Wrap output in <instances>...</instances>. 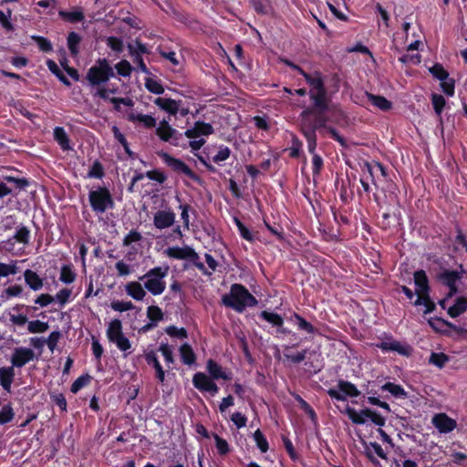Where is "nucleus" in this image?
Returning <instances> with one entry per match:
<instances>
[{"mask_svg": "<svg viewBox=\"0 0 467 467\" xmlns=\"http://www.w3.org/2000/svg\"><path fill=\"white\" fill-rule=\"evenodd\" d=\"M35 42L37 44L38 47L44 51V52H49L52 50V44L51 42L47 39L46 37L44 36H33L32 37Z\"/></svg>", "mask_w": 467, "mask_h": 467, "instance_id": "nucleus-59", "label": "nucleus"}, {"mask_svg": "<svg viewBox=\"0 0 467 467\" xmlns=\"http://www.w3.org/2000/svg\"><path fill=\"white\" fill-rule=\"evenodd\" d=\"M414 284L418 295L414 306H423V314L425 315L431 313L435 309V304L429 296L430 286L425 271L419 270L414 273Z\"/></svg>", "mask_w": 467, "mask_h": 467, "instance_id": "nucleus-3", "label": "nucleus"}, {"mask_svg": "<svg viewBox=\"0 0 467 467\" xmlns=\"http://www.w3.org/2000/svg\"><path fill=\"white\" fill-rule=\"evenodd\" d=\"M107 45L116 52H122L123 42L120 38L116 36H109L107 38Z\"/></svg>", "mask_w": 467, "mask_h": 467, "instance_id": "nucleus-61", "label": "nucleus"}, {"mask_svg": "<svg viewBox=\"0 0 467 467\" xmlns=\"http://www.w3.org/2000/svg\"><path fill=\"white\" fill-rule=\"evenodd\" d=\"M382 389L389 391L394 397H397V398L406 396V392L401 386L391 383V382H388V383L384 384L382 386Z\"/></svg>", "mask_w": 467, "mask_h": 467, "instance_id": "nucleus-46", "label": "nucleus"}, {"mask_svg": "<svg viewBox=\"0 0 467 467\" xmlns=\"http://www.w3.org/2000/svg\"><path fill=\"white\" fill-rule=\"evenodd\" d=\"M166 333L174 337L185 338L187 337V332L183 327L178 328L175 326H171L166 328Z\"/></svg>", "mask_w": 467, "mask_h": 467, "instance_id": "nucleus-62", "label": "nucleus"}, {"mask_svg": "<svg viewBox=\"0 0 467 467\" xmlns=\"http://www.w3.org/2000/svg\"><path fill=\"white\" fill-rule=\"evenodd\" d=\"M91 208L97 213H104L109 208L114 205L113 199L107 188H99L90 191L88 194Z\"/></svg>", "mask_w": 467, "mask_h": 467, "instance_id": "nucleus-6", "label": "nucleus"}, {"mask_svg": "<svg viewBox=\"0 0 467 467\" xmlns=\"http://www.w3.org/2000/svg\"><path fill=\"white\" fill-rule=\"evenodd\" d=\"M145 87L146 88L154 94H162L164 92V88L157 81L152 78H147L145 81Z\"/></svg>", "mask_w": 467, "mask_h": 467, "instance_id": "nucleus-51", "label": "nucleus"}, {"mask_svg": "<svg viewBox=\"0 0 467 467\" xmlns=\"http://www.w3.org/2000/svg\"><path fill=\"white\" fill-rule=\"evenodd\" d=\"M113 134L115 139L123 146L125 151L130 155L132 156V151L129 148V144L127 140L125 139L124 135L119 131V130L114 126L113 129Z\"/></svg>", "mask_w": 467, "mask_h": 467, "instance_id": "nucleus-55", "label": "nucleus"}, {"mask_svg": "<svg viewBox=\"0 0 467 467\" xmlns=\"http://www.w3.org/2000/svg\"><path fill=\"white\" fill-rule=\"evenodd\" d=\"M165 254L171 258L188 260L194 264L199 269H204V265L199 261L200 257L197 253L189 246L169 247L165 250Z\"/></svg>", "mask_w": 467, "mask_h": 467, "instance_id": "nucleus-11", "label": "nucleus"}, {"mask_svg": "<svg viewBox=\"0 0 467 467\" xmlns=\"http://www.w3.org/2000/svg\"><path fill=\"white\" fill-rule=\"evenodd\" d=\"M449 361V357L442 352H432L429 358V363L439 368H442Z\"/></svg>", "mask_w": 467, "mask_h": 467, "instance_id": "nucleus-36", "label": "nucleus"}, {"mask_svg": "<svg viewBox=\"0 0 467 467\" xmlns=\"http://www.w3.org/2000/svg\"><path fill=\"white\" fill-rule=\"evenodd\" d=\"M290 320L294 321L296 324L297 328L299 330L306 331L308 334H314L316 332L315 327L309 322H307L305 318H303L300 315H298L296 313H295L293 316H291Z\"/></svg>", "mask_w": 467, "mask_h": 467, "instance_id": "nucleus-29", "label": "nucleus"}, {"mask_svg": "<svg viewBox=\"0 0 467 467\" xmlns=\"http://www.w3.org/2000/svg\"><path fill=\"white\" fill-rule=\"evenodd\" d=\"M368 100L380 110L387 111L392 108V103L382 96L366 93Z\"/></svg>", "mask_w": 467, "mask_h": 467, "instance_id": "nucleus-22", "label": "nucleus"}, {"mask_svg": "<svg viewBox=\"0 0 467 467\" xmlns=\"http://www.w3.org/2000/svg\"><path fill=\"white\" fill-rule=\"evenodd\" d=\"M441 81V88L442 91L449 97L454 95V80L447 77V78Z\"/></svg>", "mask_w": 467, "mask_h": 467, "instance_id": "nucleus-54", "label": "nucleus"}, {"mask_svg": "<svg viewBox=\"0 0 467 467\" xmlns=\"http://www.w3.org/2000/svg\"><path fill=\"white\" fill-rule=\"evenodd\" d=\"M306 354H307V350L306 349H304L300 352H297L296 354H291L290 353V347L288 346H285V348H284V357L285 358L286 360L294 363V364H296V363H300L302 362L306 357Z\"/></svg>", "mask_w": 467, "mask_h": 467, "instance_id": "nucleus-35", "label": "nucleus"}, {"mask_svg": "<svg viewBox=\"0 0 467 467\" xmlns=\"http://www.w3.org/2000/svg\"><path fill=\"white\" fill-rule=\"evenodd\" d=\"M254 9L262 15L269 14L272 6L269 0H250Z\"/></svg>", "mask_w": 467, "mask_h": 467, "instance_id": "nucleus-38", "label": "nucleus"}, {"mask_svg": "<svg viewBox=\"0 0 467 467\" xmlns=\"http://www.w3.org/2000/svg\"><path fill=\"white\" fill-rule=\"evenodd\" d=\"M110 306L113 310L119 311V312L131 310L134 308V305L130 301H129V302L113 301L111 303Z\"/></svg>", "mask_w": 467, "mask_h": 467, "instance_id": "nucleus-58", "label": "nucleus"}, {"mask_svg": "<svg viewBox=\"0 0 467 467\" xmlns=\"http://www.w3.org/2000/svg\"><path fill=\"white\" fill-rule=\"evenodd\" d=\"M234 222L238 228L239 234L244 240L248 242L254 241V234L250 232V230L237 218H234Z\"/></svg>", "mask_w": 467, "mask_h": 467, "instance_id": "nucleus-44", "label": "nucleus"}, {"mask_svg": "<svg viewBox=\"0 0 467 467\" xmlns=\"http://www.w3.org/2000/svg\"><path fill=\"white\" fill-rule=\"evenodd\" d=\"M176 130L172 129L166 121L161 122L160 127L157 129V134L159 137L165 141H169L173 139L176 134Z\"/></svg>", "mask_w": 467, "mask_h": 467, "instance_id": "nucleus-31", "label": "nucleus"}, {"mask_svg": "<svg viewBox=\"0 0 467 467\" xmlns=\"http://www.w3.org/2000/svg\"><path fill=\"white\" fill-rule=\"evenodd\" d=\"M147 316L151 321H160L163 318L161 309L156 306H150L148 307Z\"/></svg>", "mask_w": 467, "mask_h": 467, "instance_id": "nucleus-57", "label": "nucleus"}, {"mask_svg": "<svg viewBox=\"0 0 467 467\" xmlns=\"http://www.w3.org/2000/svg\"><path fill=\"white\" fill-rule=\"evenodd\" d=\"M431 103L435 110V113L440 119H441V115L446 103L445 99L441 95L432 94Z\"/></svg>", "mask_w": 467, "mask_h": 467, "instance_id": "nucleus-45", "label": "nucleus"}, {"mask_svg": "<svg viewBox=\"0 0 467 467\" xmlns=\"http://www.w3.org/2000/svg\"><path fill=\"white\" fill-rule=\"evenodd\" d=\"M254 440L256 446L262 452H266L268 451V442L260 430H256L254 433Z\"/></svg>", "mask_w": 467, "mask_h": 467, "instance_id": "nucleus-47", "label": "nucleus"}, {"mask_svg": "<svg viewBox=\"0 0 467 467\" xmlns=\"http://www.w3.org/2000/svg\"><path fill=\"white\" fill-rule=\"evenodd\" d=\"M49 326L47 322L40 320L29 321L27 329L30 333H44L48 329Z\"/></svg>", "mask_w": 467, "mask_h": 467, "instance_id": "nucleus-43", "label": "nucleus"}, {"mask_svg": "<svg viewBox=\"0 0 467 467\" xmlns=\"http://www.w3.org/2000/svg\"><path fill=\"white\" fill-rule=\"evenodd\" d=\"M30 238V231L26 226L20 225L16 229V232L15 235L8 240L9 243L12 242V240H16L18 243H21L23 244H27L29 243Z\"/></svg>", "mask_w": 467, "mask_h": 467, "instance_id": "nucleus-33", "label": "nucleus"}, {"mask_svg": "<svg viewBox=\"0 0 467 467\" xmlns=\"http://www.w3.org/2000/svg\"><path fill=\"white\" fill-rule=\"evenodd\" d=\"M118 74L123 77H129L132 71L130 63L127 60H121L115 66Z\"/></svg>", "mask_w": 467, "mask_h": 467, "instance_id": "nucleus-53", "label": "nucleus"}, {"mask_svg": "<svg viewBox=\"0 0 467 467\" xmlns=\"http://www.w3.org/2000/svg\"><path fill=\"white\" fill-rule=\"evenodd\" d=\"M259 317L267 321L268 323L272 324L273 326L275 327H281L284 324V319L283 317L276 314V313H273V312H269V311H266V310H264L260 313Z\"/></svg>", "mask_w": 467, "mask_h": 467, "instance_id": "nucleus-32", "label": "nucleus"}, {"mask_svg": "<svg viewBox=\"0 0 467 467\" xmlns=\"http://www.w3.org/2000/svg\"><path fill=\"white\" fill-rule=\"evenodd\" d=\"M17 272V267L16 264H4L0 263V277H5L10 275H15Z\"/></svg>", "mask_w": 467, "mask_h": 467, "instance_id": "nucleus-60", "label": "nucleus"}, {"mask_svg": "<svg viewBox=\"0 0 467 467\" xmlns=\"http://www.w3.org/2000/svg\"><path fill=\"white\" fill-rule=\"evenodd\" d=\"M15 413L10 404L4 405L0 410V425L10 422Z\"/></svg>", "mask_w": 467, "mask_h": 467, "instance_id": "nucleus-41", "label": "nucleus"}, {"mask_svg": "<svg viewBox=\"0 0 467 467\" xmlns=\"http://www.w3.org/2000/svg\"><path fill=\"white\" fill-rule=\"evenodd\" d=\"M363 445H364L365 454L368 456V458L370 461L375 462L376 457H379L381 459H386V454H385L381 445L379 444L378 442H369V443L363 442Z\"/></svg>", "mask_w": 467, "mask_h": 467, "instance_id": "nucleus-19", "label": "nucleus"}, {"mask_svg": "<svg viewBox=\"0 0 467 467\" xmlns=\"http://www.w3.org/2000/svg\"><path fill=\"white\" fill-rule=\"evenodd\" d=\"M146 361L149 365H152L154 368L156 369L157 378L161 382L164 381L165 373L162 369V367L161 366L155 353L150 352L146 355Z\"/></svg>", "mask_w": 467, "mask_h": 467, "instance_id": "nucleus-30", "label": "nucleus"}, {"mask_svg": "<svg viewBox=\"0 0 467 467\" xmlns=\"http://www.w3.org/2000/svg\"><path fill=\"white\" fill-rule=\"evenodd\" d=\"M114 77V71L106 58L99 59L87 72L86 78L91 86H100Z\"/></svg>", "mask_w": 467, "mask_h": 467, "instance_id": "nucleus-5", "label": "nucleus"}, {"mask_svg": "<svg viewBox=\"0 0 467 467\" xmlns=\"http://www.w3.org/2000/svg\"><path fill=\"white\" fill-rule=\"evenodd\" d=\"M81 41L80 36L76 32H70L67 36V47L71 55L77 56L78 54V45Z\"/></svg>", "mask_w": 467, "mask_h": 467, "instance_id": "nucleus-37", "label": "nucleus"}, {"mask_svg": "<svg viewBox=\"0 0 467 467\" xmlns=\"http://www.w3.org/2000/svg\"><path fill=\"white\" fill-rule=\"evenodd\" d=\"M446 305H448V303ZM445 309H447L448 314L451 317H457L461 316L467 310V297H457L454 304L450 306H446Z\"/></svg>", "mask_w": 467, "mask_h": 467, "instance_id": "nucleus-20", "label": "nucleus"}, {"mask_svg": "<svg viewBox=\"0 0 467 467\" xmlns=\"http://www.w3.org/2000/svg\"><path fill=\"white\" fill-rule=\"evenodd\" d=\"M377 347L385 352L393 351L403 356L410 354V348L397 340H385L378 344Z\"/></svg>", "mask_w": 467, "mask_h": 467, "instance_id": "nucleus-17", "label": "nucleus"}, {"mask_svg": "<svg viewBox=\"0 0 467 467\" xmlns=\"http://www.w3.org/2000/svg\"><path fill=\"white\" fill-rule=\"evenodd\" d=\"M286 64L293 69L298 71V73L305 78L310 88V99L313 101L314 109L317 111V113L323 114L326 112L328 109V99L327 96V89L325 88L323 75L318 71L306 73L301 67L291 62H286Z\"/></svg>", "mask_w": 467, "mask_h": 467, "instance_id": "nucleus-1", "label": "nucleus"}, {"mask_svg": "<svg viewBox=\"0 0 467 467\" xmlns=\"http://www.w3.org/2000/svg\"><path fill=\"white\" fill-rule=\"evenodd\" d=\"M168 272L169 266H158L150 269L139 279H146L144 286L152 295H161L165 290V282L162 279L168 275Z\"/></svg>", "mask_w": 467, "mask_h": 467, "instance_id": "nucleus-4", "label": "nucleus"}, {"mask_svg": "<svg viewBox=\"0 0 467 467\" xmlns=\"http://www.w3.org/2000/svg\"><path fill=\"white\" fill-rule=\"evenodd\" d=\"M175 214L170 210H161L154 213L153 224L158 229H165L173 225Z\"/></svg>", "mask_w": 467, "mask_h": 467, "instance_id": "nucleus-16", "label": "nucleus"}, {"mask_svg": "<svg viewBox=\"0 0 467 467\" xmlns=\"http://www.w3.org/2000/svg\"><path fill=\"white\" fill-rule=\"evenodd\" d=\"M206 368L210 374V376L213 379H223L230 380L232 379V372L219 364L213 362V360H209L206 365Z\"/></svg>", "mask_w": 467, "mask_h": 467, "instance_id": "nucleus-18", "label": "nucleus"}, {"mask_svg": "<svg viewBox=\"0 0 467 467\" xmlns=\"http://www.w3.org/2000/svg\"><path fill=\"white\" fill-rule=\"evenodd\" d=\"M126 292L135 300L140 301L146 296V292L142 285L138 282H130L126 285Z\"/></svg>", "mask_w": 467, "mask_h": 467, "instance_id": "nucleus-23", "label": "nucleus"}, {"mask_svg": "<svg viewBox=\"0 0 467 467\" xmlns=\"http://www.w3.org/2000/svg\"><path fill=\"white\" fill-rule=\"evenodd\" d=\"M159 156L162 161L171 167L173 171L185 174L188 178L196 182L198 184H202V180L198 177L184 162L175 159L166 152H160Z\"/></svg>", "mask_w": 467, "mask_h": 467, "instance_id": "nucleus-12", "label": "nucleus"}, {"mask_svg": "<svg viewBox=\"0 0 467 467\" xmlns=\"http://www.w3.org/2000/svg\"><path fill=\"white\" fill-rule=\"evenodd\" d=\"M35 358V353L31 348H15L12 356H11V364L14 368H22L29 361L33 360Z\"/></svg>", "mask_w": 467, "mask_h": 467, "instance_id": "nucleus-15", "label": "nucleus"}, {"mask_svg": "<svg viewBox=\"0 0 467 467\" xmlns=\"http://www.w3.org/2000/svg\"><path fill=\"white\" fill-rule=\"evenodd\" d=\"M181 356H182V359L183 361V363L185 364H188V365H192L194 360H195V356H194V353L192 349V348L187 345V344H184L181 347Z\"/></svg>", "mask_w": 467, "mask_h": 467, "instance_id": "nucleus-42", "label": "nucleus"}, {"mask_svg": "<svg viewBox=\"0 0 467 467\" xmlns=\"http://www.w3.org/2000/svg\"><path fill=\"white\" fill-rule=\"evenodd\" d=\"M91 379L89 375H83L78 377L71 385L70 390L73 393H77L84 386L88 385Z\"/></svg>", "mask_w": 467, "mask_h": 467, "instance_id": "nucleus-48", "label": "nucleus"}, {"mask_svg": "<svg viewBox=\"0 0 467 467\" xmlns=\"http://www.w3.org/2000/svg\"><path fill=\"white\" fill-rule=\"evenodd\" d=\"M88 175L90 178H102L104 176V170L102 164L99 161H96L92 164Z\"/></svg>", "mask_w": 467, "mask_h": 467, "instance_id": "nucleus-56", "label": "nucleus"}, {"mask_svg": "<svg viewBox=\"0 0 467 467\" xmlns=\"http://www.w3.org/2000/svg\"><path fill=\"white\" fill-rule=\"evenodd\" d=\"M54 138L57 140V142L59 144L61 149L63 150H70L69 146V139L67 137V134L66 133L65 130L61 127H57L54 130Z\"/></svg>", "mask_w": 467, "mask_h": 467, "instance_id": "nucleus-27", "label": "nucleus"}, {"mask_svg": "<svg viewBox=\"0 0 467 467\" xmlns=\"http://www.w3.org/2000/svg\"><path fill=\"white\" fill-rule=\"evenodd\" d=\"M230 153L231 150L228 147L221 146L218 149L217 153L214 156H213V161L217 164H220L221 162L226 161L229 158Z\"/></svg>", "mask_w": 467, "mask_h": 467, "instance_id": "nucleus-49", "label": "nucleus"}, {"mask_svg": "<svg viewBox=\"0 0 467 467\" xmlns=\"http://www.w3.org/2000/svg\"><path fill=\"white\" fill-rule=\"evenodd\" d=\"M60 337H61V334L59 331H53L52 333H50L47 339H46L45 344L47 345L48 348L51 351H53L54 348H56Z\"/></svg>", "mask_w": 467, "mask_h": 467, "instance_id": "nucleus-64", "label": "nucleus"}, {"mask_svg": "<svg viewBox=\"0 0 467 467\" xmlns=\"http://www.w3.org/2000/svg\"><path fill=\"white\" fill-rule=\"evenodd\" d=\"M223 304L238 313H243L247 307L257 306V299L240 284L231 285L230 292L223 296Z\"/></svg>", "mask_w": 467, "mask_h": 467, "instance_id": "nucleus-2", "label": "nucleus"}, {"mask_svg": "<svg viewBox=\"0 0 467 467\" xmlns=\"http://www.w3.org/2000/svg\"><path fill=\"white\" fill-rule=\"evenodd\" d=\"M15 368L13 367L0 368V384L7 392L11 391V385L14 381Z\"/></svg>", "mask_w": 467, "mask_h": 467, "instance_id": "nucleus-21", "label": "nucleus"}, {"mask_svg": "<svg viewBox=\"0 0 467 467\" xmlns=\"http://www.w3.org/2000/svg\"><path fill=\"white\" fill-rule=\"evenodd\" d=\"M431 424L441 434L450 433L457 428L456 420L443 412L434 414L431 418Z\"/></svg>", "mask_w": 467, "mask_h": 467, "instance_id": "nucleus-13", "label": "nucleus"}, {"mask_svg": "<svg viewBox=\"0 0 467 467\" xmlns=\"http://www.w3.org/2000/svg\"><path fill=\"white\" fill-rule=\"evenodd\" d=\"M122 325L119 319L112 320L108 327L107 336L109 341L115 340V338L120 337L122 335Z\"/></svg>", "mask_w": 467, "mask_h": 467, "instance_id": "nucleus-28", "label": "nucleus"}, {"mask_svg": "<svg viewBox=\"0 0 467 467\" xmlns=\"http://www.w3.org/2000/svg\"><path fill=\"white\" fill-rule=\"evenodd\" d=\"M59 279L65 284H71L76 279V274L73 272L70 265H63L61 267Z\"/></svg>", "mask_w": 467, "mask_h": 467, "instance_id": "nucleus-40", "label": "nucleus"}, {"mask_svg": "<svg viewBox=\"0 0 467 467\" xmlns=\"http://www.w3.org/2000/svg\"><path fill=\"white\" fill-rule=\"evenodd\" d=\"M129 52L131 56H136L137 54H146L148 53V49L146 46L140 41L136 40L133 44L128 45Z\"/></svg>", "mask_w": 467, "mask_h": 467, "instance_id": "nucleus-52", "label": "nucleus"}, {"mask_svg": "<svg viewBox=\"0 0 467 467\" xmlns=\"http://www.w3.org/2000/svg\"><path fill=\"white\" fill-rule=\"evenodd\" d=\"M155 104L172 115H175L179 110L178 102L171 99L157 98Z\"/></svg>", "mask_w": 467, "mask_h": 467, "instance_id": "nucleus-25", "label": "nucleus"}, {"mask_svg": "<svg viewBox=\"0 0 467 467\" xmlns=\"http://www.w3.org/2000/svg\"><path fill=\"white\" fill-rule=\"evenodd\" d=\"M431 75L439 80H443L449 77V73L444 69L441 64H435L429 68Z\"/></svg>", "mask_w": 467, "mask_h": 467, "instance_id": "nucleus-50", "label": "nucleus"}, {"mask_svg": "<svg viewBox=\"0 0 467 467\" xmlns=\"http://www.w3.org/2000/svg\"><path fill=\"white\" fill-rule=\"evenodd\" d=\"M47 65L48 69L53 74H55L63 84H65L66 86H70L71 85L70 81L63 74V72L60 70V68L58 67V66L56 64L55 61L49 59V60L47 61Z\"/></svg>", "mask_w": 467, "mask_h": 467, "instance_id": "nucleus-39", "label": "nucleus"}, {"mask_svg": "<svg viewBox=\"0 0 467 467\" xmlns=\"http://www.w3.org/2000/svg\"><path fill=\"white\" fill-rule=\"evenodd\" d=\"M58 15L64 20L70 23L80 22L84 19V15L81 7H75L74 10L71 12L61 10L59 11Z\"/></svg>", "mask_w": 467, "mask_h": 467, "instance_id": "nucleus-26", "label": "nucleus"}, {"mask_svg": "<svg viewBox=\"0 0 467 467\" xmlns=\"http://www.w3.org/2000/svg\"><path fill=\"white\" fill-rule=\"evenodd\" d=\"M141 238H142L141 234L139 232L132 230L123 239V244L125 246H128V245L131 244L132 243L140 241Z\"/></svg>", "mask_w": 467, "mask_h": 467, "instance_id": "nucleus-63", "label": "nucleus"}, {"mask_svg": "<svg viewBox=\"0 0 467 467\" xmlns=\"http://www.w3.org/2000/svg\"><path fill=\"white\" fill-rule=\"evenodd\" d=\"M462 274L457 271L444 270L439 275V280L449 287L447 297L440 301V306L445 309L449 298L458 291V285L461 282Z\"/></svg>", "mask_w": 467, "mask_h": 467, "instance_id": "nucleus-9", "label": "nucleus"}, {"mask_svg": "<svg viewBox=\"0 0 467 467\" xmlns=\"http://www.w3.org/2000/svg\"><path fill=\"white\" fill-rule=\"evenodd\" d=\"M25 281L29 285V287L35 291H37L43 286V280L38 276V275L32 270H26L24 273Z\"/></svg>", "mask_w": 467, "mask_h": 467, "instance_id": "nucleus-24", "label": "nucleus"}, {"mask_svg": "<svg viewBox=\"0 0 467 467\" xmlns=\"http://www.w3.org/2000/svg\"><path fill=\"white\" fill-rule=\"evenodd\" d=\"M313 111L312 109H306L302 113V132L306 139L307 148L310 153L316 154L315 150L317 148V136L316 130L317 127L325 125V120L318 119L314 125L307 123V116Z\"/></svg>", "mask_w": 467, "mask_h": 467, "instance_id": "nucleus-7", "label": "nucleus"}, {"mask_svg": "<svg viewBox=\"0 0 467 467\" xmlns=\"http://www.w3.org/2000/svg\"><path fill=\"white\" fill-rule=\"evenodd\" d=\"M185 136L192 140L190 141V146L193 150L201 149L204 143V139L202 137L204 135V122L198 121L195 127L189 129L184 132Z\"/></svg>", "mask_w": 467, "mask_h": 467, "instance_id": "nucleus-14", "label": "nucleus"}, {"mask_svg": "<svg viewBox=\"0 0 467 467\" xmlns=\"http://www.w3.org/2000/svg\"><path fill=\"white\" fill-rule=\"evenodd\" d=\"M327 394L331 399L344 401L348 397L356 398L360 392L357 387L349 381L339 380L337 387L327 389Z\"/></svg>", "mask_w": 467, "mask_h": 467, "instance_id": "nucleus-10", "label": "nucleus"}, {"mask_svg": "<svg viewBox=\"0 0 467 467\" xmlns=\"http://www.w3.org/2000/svg\"><path fill=\"white\" fill-rule=\"evenodd\" d=\"M346 413L351 421L355 424H364L368 420L372 421L375 425L383 426L385 420L379 413L372 411L369 409L361 410L360 411L356 410L353 408L348 407Z\"/></svg>", "mask_w": 467, "mask_h": 467, "instance_id": "nucleus-8", "label": "nucleus"}, {"mask_svg": "<svg viewBox=\"0 0 467 467\" xmlns=\"http://www.w3.org/2000/svg\"><path fill=\"white\" fill-rule=\"evenodd\" d=\"M128 119L132 122H135V121L141 122L148 128H151L156 125L155 119L150 115L130 113L128 116Z\"/></svg>", "mask_w": 467, "mask_h": 467, "instance_id": "nucleus-34", "label": "nucleus"}]
</instances>
